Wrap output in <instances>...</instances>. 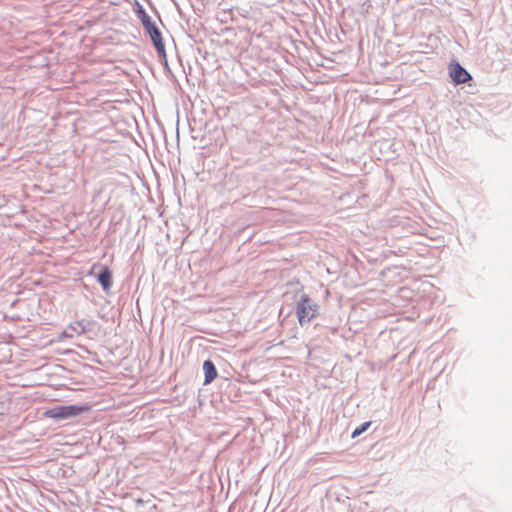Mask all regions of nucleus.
<instances>
[{
    "instance_id": "1",
    "label": "nucleus",
    "mask_w": 512,
    "mask_h": 512,
    "mask_svg": "<svg viewBox=\"0 0 512 512\" xmlns=\"http://www.w3.org/2000/svg\"><path fill=\"white\" fill-rule=\"evenodd\" d=\"M90 406L83 405H67V406H57L51 409H47L43 416L46 418H51L54 420H62L67 418H72L78 416L84 412L90 411Z\"/></svg>"
},
{
    "instance_id": "2",
    "label": "nucleus",
    "mask_w": 512,
    "mask_h": 512,
    "mask_svg": "<svg viewBox=\"0 0 512 512\" xmlns=\"http://www.w3.org/2000/svg\"><path fill=\"white\" fill-rule=\"evenodd\" d=\"M296 314L299 324L303 326L318 315V305L307 295H303L297 303Z\"/></svg>"
},
{
    "instance_id": "3",
    "label": "nucleus",
    "mask_w": 512,
    "mask_h": 512,
    "mask_svg": "<svg viewBox=\"0 0 512 512\" xmlns=\"http://www.w3.org/2000/svg\"><path fill=\"white\" fill-rule=\"evenodd\" d=\"M448 70L450 77L456 84L466 83L471 79V75L458 62H451Z\"/></svg>"
},
{
    "instance_id": "4",
    "label": "nucleus",
    "mask_w": 512,
    "mask_h": 512,
    "mask_svg": "<svg viewBox=\"0 0 512 512\" xmlns=\"http://www.w3.org/2000/svg\"><path fill=\"white\" fill-rule=\"evenodd\" d=\"M147 33L149 34L157 52L161 55V56H165L166 53H165V45L162 41V36H161V32L159 31V29L154 25L148 27L146 29Z\"/></svg>"
},
{
    "instance_id": "5",
    "label": "nucleus",
    "mask_w": 512,
    "mask_h": 512,
    "mask_svg": "<svg viewBox=\"0 0 512 512\" xmlns=\"http://www.w3.org/2000/svg\"><path fill=\"white\" fill-rule=\"evenodd\" d=\"M98 281L106 292L110 290L113 283V279L112 272L108 267L103 268V270L98 276Z\"/></svg>"
},
{
    "instance_id": "6",
    "label": "nucleus",
    "mask_w": 512,
    "mask_h": 512,
    "mask_svg": "<svg viewBox=\"0 0 512 512\" xmlns=\"http://www.w3.org/2000/svg\"><path fill=\"white\" fill-rule=\"evenodd\" d=\"M203 370L205 373V384L211 383L217 377V370L211 360H206L203 363Z\"/></svg>"
},
{
    "instance_id": "7",
    "label": "nucleus",
    "mask_w": 512,
    "mask_h": 512,
    "mask_svg": "<svg viewBox=\"0 0 512 512\" xmlns=\"http://www.w3.org/2000/svg\"><path fill=\"white\" fill-rule=\"evenodd\" d=\"M137 14H138V17L140 18L141 23L145 29L154 25V23L151 21V17L145 12L144 8L140 5L137 9Z\"/></svg>"
},
{
    "instance_id": "8",
    "label": "nucleus",
    "mask_w": 512,
    "mask_h": 512,
    "mask_svg": "<svg viewBox=\"0 0 512 512\" xmlns=\"http://www.w3.org/2000/svg\"><path fill=\"white\" fill-rule=\"evenodd\" d=\"M371 422H365L363 423L360 427L356 428L353 432H352V438H356L357 436H359L360 434H362L364 431H366L368 429V427L370 426Z\"/></svg>"
}]
</instances>
